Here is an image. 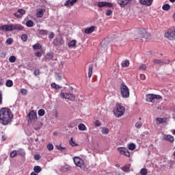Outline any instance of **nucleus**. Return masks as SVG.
Listing matches in <instances>:
<instances>
[{
    "label": "nucleus",
    "mask_w": 175,
    "mask_h": 175,
    "mask_svg": "<svg viewBox=\"0 0 175 175\" xmlns=\"http://www.w3.org/2000/svg\"><path fill=\"white\" fill-rule=\"evenodd\" d=\"M13 114L10 109L5 107L0 110V124L8 125L12 121Z\"/></svg>",
    "instance_id": "f257e3e1"
},
{
    "label": "nucleus",
    "mask_w": 175,
    "mask_h": 175,
    "mask_svg": "<svg viewBox=\"0 0 175 175\" xmlns=\"http://www.w3.org/2000/svg\"><path fill=\"white\" fill-rule=\"evenodd\" d=\"M120 94L122 98H129V88L125 83L122 82L120 86Z\"/></svg>",
    "instance_id": "f03ea898"
},
{
    "label": "nucleus",
    "mask_w": 175,
    "mask_h": 175,
    "mask_svg": "<svg viewBox=\"0 0 175 175\" xmlns=\"http://www.w3.org/2000/svg\"><path fill=\"white\" fill-rule=\"evenodd\" d=\"M125 113V107L119 104L116 105V109L113 110V113L115 117L120 118V117H122Z\"/></svg>",
    "instance_id": "7ed1b4c3"
},
{
    "label": "nucleus",
    "mask_w": 175,
    "mask_h": 175,
    "mask_svg": "<svg viewBox=\"0 0 175 175\" xmlns=\"http://www.w3.org/2000/svg\"><path fill=\"white\" fill-rule=\"evenodd\" d=\"M165 38H167L169 40H175V27H171L165 33Z\"/></svg>",
    "instance_id": "20e7f679"
},
{
    "label": "nucleus",
    "mask_w": 175,
    "mask_h": 175,
    "mask_svg": "<svg viewBox=\"0 0 175 175\" xmlns=\"http://www.w3.org/2000/svg\"><path fill=\"white\" fill-rule=\"evenodd\" d=\"M60 96L63 98V99H68V100H71V102H75V100H76V96L72 93L61 92Z\"/></svg>",
    "instance_id": "39448f33"
},
{
    "label": "nucleus",
    "mask_w": 175,
    "mask_h": 175,
    "mask_svg": "<svg viewBox=\"0 0 175 175\" xmlns=\"http://www.w3.org/2000/svg\"><path fill=\"white\" fill-rule=\"evenodd\" d=\"M162 96L158 94H147L146 95V102H150L151 103H154L155 102V99H161Z\"/></svg>",
    "instance_id": "423d86ee"
},
{
    "label": "nucleus",
    "mask_w": 175,
    "mask_h": 175,
    "mask_svg": "<svg viewBox=\"0 0 175 175\" xmlns=\"http://www.w3.org/2000/svg\"><path fill=\"white\" fill-rule=\"evenodd\" d=\"M27 116L29 117V120L31 121V122H36V121L38 120V114L33 110L30 111L29 113V114L27 115Z\"/></svg>",
    "instance_id": "0eeeda50"
},
{
    "label": "nucleus",
    "mask_w": 175,
    "mask_h": 175,
    "mask_svg": "<svg viewBox=\"0 0 175 175\" xmlns=\"http://www.w3.org/2000/svg\"><path fill=\"white\" fill-rule=\"evenodd\" d=\"M73 161L75 165H76V166H78L79 167H81L83 165H84V160L79 157H75L73 158Z\"/></svg>",
    "instance_id": "6e6552de"
},
{
    "label": "nucleus",
    "mask_w": 175,
    "mask_h": 175,
    "mask_svg": "<svg viewBox=\"0 0 175 175\" xmlns=\"http://www.w3.org/2000/svg\"><path fill=\"white\" fill-rule=\"evenodd\" d=\"M118 151H119L121 155H124L125 157H131V153H129V150H128V148L125 147L118 148Z\"/></svg>",
    "instance_id": "1a4fd4ad"
},
{
    "label": "nucleus",
    "mask_w": 175,
    "mask_h": 175,
    "mask_svg": "<svg viewBox=\"0 0 175 175\" xmlns=\"http://www.w3.org/2000/svg\"><path fill=\"white\" fill-rule=\"evenodd\" d=\"M0 31H3L4 32H9L13 31V24L2 25L1 27H0Z\"/></svg>",
    "instance_id": "9d476101"
},
{
    "label": "nucleus",
    "mask_w": 175,
    "mask_h": 175,
    "mask_svg": "<svg viewBox=\"0 0 175 175\" xmlns=\"http://www.w3.org/2000/svg\"><path fill=\"white\" fill-rule=\"evenodd\" d=\"M97 6H98V8H111L113 4L109 2L100 1L97 3Z\"/></svg>",
    "instance_id": "9b49d317"
},
{
    "label": "nucleus",
    "mask_w": 175,
    "mask_h": 175,
    "mask_svg": "<svg viewBox=\"0 0 175 175\" xmlns=\"http://www.w3.org/2000/svg\"><path fill=\"white\" fill-rule=\"evenodd\" d=\"M139 35L144 39H150V33H147L144 29H142L139 31Z\"/></svg>",
    "instance_id": "f8f14e48"
},
{
    "label": "nucleus",
    "mask_w": 175,
    "mask_h": 175,
    "mask_svg": "<svg viewBox=\"0 0 175 175\" xmlns=\"http://www.w3.org/2000/svg\"><path fill=\"white\" fill-rule=\"evenodd\" d=\"M163 140H166L167 142H170V143H173L174 142V137H173L172 135L165 134L163 136Z\"/></svg>",
    "instance_id": "ddd939ff"
},
{
    "label": "nucleus",
    "mask_w": 175,
    "mask_h": 175,
    "mask_svg": "<svg viewBox=\"0 0 175 175\" xmlns=\"http://www.w3.org/2000/svg\"><path fill=\"white\" fill-rule=\"evenodd\" d=\"M131 1L132 0H118V3L120 8H125Z\"/></svg>",
    "instance_id": "4468645a"
},
{
    "label": "nucleus",
    "mask_w": 175,
    "mask_h": 175,
    "mask_svg": "<svg viewBox=\"0 0 175 175\" xmlns=\"http://www.w3.org/2000/svg\"><path fill=\"white\" fill-rule=\"evenodd\" d=\"M14 14V16H16V17H18V18H21V17H23V15L25 14V10H24L23 9H18V11Z\"/></svg>",
    "instance_id": "2eb2a0df"
},
{
    "label": "nucleus",
    "mask_w": 175,
    "mask_h": 175,
    "mask_svg": "<svg viewBox=\"0 0 175 175\" xmlns=\"http://www.w3.org/2000/svg\"><path fill=\"white\" fill-rule=\"evenodd\" d=\"M24 27L18 24H12V31H23Z\"/></svg>",
    "instance_id": "dca6fc26"
},
{
    "label": "nucleus",
    "mask_w": 175,
    "mask_h": 175,
    "mask_svg": "<svg viewBox=\"0 0 175 175\" xmlns=\"http://www.w3.org/2000/svg\"><path fill=\"white\" fill-rule=\"evenodd\" d=\"M154 0H139L142 5H145L146 6H151Z\"/></svg>",
    "instance_id": "f3484780"
},
{
    "label": "nucleus",
    "mask_w": 175,
    "mask_h": 175,
    "mask_svg": "<svg viewBox=\"0 0 175 175\" xmlns=\"http://www.w3.org/2000/svg\"><path fill=\"white\" fill-rule=\"evenodd\" d=\"M76 2H77V0H67L64 3V6H73Z\"/></svg>",
    "instance_id": "a211bd4d"
},
{
    "label": "nucleus",
    "mask_w": 175,
    "mask_h": 175,
    "mask_svg": "<svg viewBox=\"0 0 175 175\" xmlns=\"http://www.w3.org/2000/svg\"><path fill=\"white\" fill-rule=\"evenodd\" d=\"M95 26H91L90 27H88L85 29V33H92L94 31H95Z\"/></svg>",
    "instance_id": "6ab92c4d"
},
{
    "label": "nucleus",
    "mask_w": 175,
    "mask_h": 175,
    "mask_svg": "<svg viewBox=\"0 0 175 175\" xmlns=\"http://www.w3.org/2000/svg\"><path fill=\"white\" fill-rule=\"evenodd\" d=\"M33 172H34V173H37V174H38L40 173V172H42V167L39 165H36L33 167Z\"/></svg>",
    "instance_id": "aec40b11"
},
{
    "label": "nucleus",
    "mask_w": 175,
    "mask_h": 175,
    "mask_svg": "<svg viewBox=\"0 0 175 175\" xmlns=\"http://www.w3.org/2000/svg\"><path fill=\"white\" fill-rule=\"evenodd\" d=\"M94 69V65L90 64L89 65V68H88V77L90 78L91 76H92V70Z\"/></svg>",
    "instance_id": "412c9836"
},
{
    "label": "nucleus",
    "mask_w": 175,
    "mask_h": 175,
    "mask_svg": "<svg viewBox=\"0 0 175 175\" xmlns=\"http://www.w3.org/2000/svg\"><path fill=\"white\" fill-rule=\"evenodd\" d=\"M139 173L141 175H146L148 173V170L147 168H142L140 170Z\"/></svg>",
    "instance_id": "4be33fe9"
},
{
    "label": "nucleus",
    "mask_w": 175,
    "mask_h": 175,
    "mask_svg": "<svg viewBox=\"0 0 175 175\" xmlns=\"http://www.w3.org/2000/svg\"><path fill=\"white\" fill-rule=\"evenodd\" d=\"M43 14H44V12H43V10H39L37 11L36 16L38 18L43 17Z\"/></svg>",
    "instance_id": "5701e85b"
},
{
    "label": "nucleus",
    "mask_w": 175,
    "mask_h": 175,
    "mask_svg": "<svg viewBox=\"0 0 175 175\" xmlns=\"http://www.w3.org/2000/svg\"><path fill=\"white\" fill-rule=\"evenodd\" d=\"M18 154L21 157H25V151L23 149H19L17 150Z\"/></svg>",
    "instance_id": "b1692460"
},
{
    "label": "nucleus",
    "mask_w": 175,
    "mask_h": 175,
    "mask_svg": "<svg viewBox=\"0 0 175 175\" xmlns=\"http://www.w3.org/2000/svg\"><path fill=\"white\" fill-rule=\"evenodd\" d=\"M76 40H72V41L68 42V47H75V46H76Z\"/></svg>",
    "instance_id": "393cba45"
},
{
    "label": "nucleus",
    "mask_w": 175,
    "mask_h": 175,
    "mask_svg": "<svg viewBox=\"0 0 175 175\" xmlns=\"http://www.w3.org/2000/svg\"><path fill=\"white\" fill-rule=\"evenodd\" d=\"M46 148L49 151H53L54 150V145H53L51 143H49L47 144Z\"/></svg>",
    "instance_id": "a878e982"
},
{
    "label": "nucleus",
    "mask_w": 175,
    "mask_h": 175,
    "mask_svg": "<svg viewBox=\"0 0 175 175\" xmlns=\"http://www.w3.org/2000/svg\"><path fill=\"white\" fill-rule=\"evenodd\" d=\"M33 49L34 50H41L42 45H40V44H39V43H37V44L33 45Z\"/></svg>",
    "instance_id": "bb28decb"
},
{
    "label": "nucleus",
    "mask_w": 175,
    "mask_h": 175,
    "mask_svg": "<svg viewBox=\"0 0 175 175\" xmlns=\"http://www.w3.org/2000/svg\"><path fill=\"white\" fill-rule=\"evenodd\" d=\"M129 150H130L131 151H133V150H135V148H136V144L131 143L130 144H129Z\"/></svg>",
    "instance_id": "cd10ccee"
},
{
    "label": "nucleus",
    "mask_w": 175,
    "mask_h": 175,
    "mask_svg": "<svg viewBox=\"0 0 175 175\" xmlns=\"http://www.w3.org/2000/svg\"><path fill=\"white\" fill-rule=\"evenodd\" d=\"M26 25L29 27V28H32V27H33V21L29 20L27 21L26 23Z\"/></svg>",
    "instance_id": "c85d7f7f"
},
{
    "label": "nucleus",
    "mask_w": 175,
    "mask_h": 175,
    "mask_svg": "<svg viewBox=\"0 0 175 175\" xmlns=\"http://www.w3.org/2000/svg\"><path fill=\"white\" fill-rule=\"evenodd\" d=\"M70 146H72V147H76L77 146H79V144H77V143L73 140V137H71V138H70Z\"/></svg>",
    "instance_id": "c756f323"
},
{
    "label": "nucleus",
    "mask_w": 175,
    "mask_h": 175,
    "mask_svg": "<svg viewBox=\"0 0 175 175\" xmlns=\"http://www.w3.org/2000/svg\"><path fill=\"white\" fill-rule=\"evenodd\" d=\"M17 150H12L10 153V158H14V157L17 156Z\"/></svg>",
    "instance_id": "7c9ffc66"
},
{
    "label": "nucleus",
    "mask_w": 175,
    "mask_h": 175,
    "mask_svg": "<svg viewBox=\"0 0 175 175\" xmlns=\"http://www.w3.org/2000/svg\"><path fill=\"white\" fill-rule=\"evenodd\" d=\"M6 87H13V81L12 80H8L5 83Z\"/></svg>",
    "instance_id": "2f4dec72"
},
{
    "label": "nucleus",
    "mask_w": 175,
    "mask_h": 175,
    "mask_svg": "<svg viewBox=\"0 0 175 175\" xmlns=\"http://www.w3.org/2000/svg\"><path fill=\"white\" fill-rule=\"evenodd\" d=\"M103 135H107L109 133V129L103 127L101 131Z\"/></svg>",
    "instance_id": "473e14b6"
},
{
    "label": "nucleus",
    "mask_w": 175,
    "mask_h": 175,
    "mask_svg": "<svg viewBox=\"0 0 175 175\" xmlns=\"http://www.w3.org/2000/svg\"><path fill=\"white\" fill-rule=\"evenodd\" d=\"M38 116H40V117H43V116H44V114H45L44 109H41L38 110Z\"/></svg>",
    "instance_id": "72a5a7b5"
},
{
    "label": "nucleus",
    "mask_w": 175,
    "mask_h": 175,
    "mask_svg": "<svg viewBox=\"0 0 175 175\" xmlns=\"http://www.w3.org/2000/svg\"><path fill=\"white\" fill-rule=\"evenodd\" d=\"M162 9H163V10L167 11V10H169V9H170V5H169L167 3L164 4L162 7Z\"/></svg>",
    "instance_id": "f704fd0d"
},
{
    "label": "nucleus",
    "mask_w": 175,
    "mask_h": 175,
    "mask_svg": "<svg viewBox=\"0 0 175 175\" xmlns=\"http://www.w3.org/2000/svg\"><path fill=\"white\" fill-rule=\"evenodd\" d=\"M78 129L79 131H85V126L84 125V124H80L78 126Z\"/></svg>",
    "instance_id": "c9c22d12"
},
{
    "label": "nucleus",
    "mask_w": 175,
    "mask_h": 175,
    "mask_svg": "<svg viewBox=\"0 0 175 175\" xmlns=\"http://www.w3.org/2000/svg\"><path fill=\"white\" fill-rule=\"evenodd\" d=\"M122 66L123 68H126L129 66V61L128 60L124 61L123 63H122Z\"/></svg>",
    "instance_id": "e433bc0d"
},
{
    "label": "nucleus",
    "mask_w": 175,
    "mask_h": 175,
    "mask_svg": "<svg viewBox=\"0 0 175 175\" xmlns=\"http://www.w3.org/2000/svg\"><path fill=\"white\" fill-rule=\"evenodd\" d=\"M5 42L7 43V44H9L10 46L11 44H13V38H9L8 39L6 40Z\"/></svg>",
    "instance_id": "4c0bfd02"
},
{
    "label": "nucleus",
    "mask_w": 175,
    "mask_h": 175,
    "mask_svg": "<svg viewBox=\"0 0 175 175\" xmlns=\"http://www.w3.org/2000/svg\"><path fill=\"white\" fill-rule=\"evenodd\" d=\"M143 126V123L142 122H137L135 123V127H137L138 129H140Z\"/></svg>",
    "instance_id": "58836bf2"
},
{
    "label": "nucleus",
    "mask_w": 175,
    "mask_h": 175,
    "mask_svg": "<svg viewBox=\"0 0 175 175\" xmlns=\"http://www.w3.org/2000/svg\"><path fill=\"white\" fill-rule=\"evenodd\" d=\"M53 44L54 46H59V44H61V41H59L58 39H55L53 40Z\"/></svg>",
    "instance_id": "ea45409f"
},
{
    "label": "nucleus",
    "mask_w": 175,
    "mask_h": 175,
    "mask_svg": "<svg viewBox=\"0 0 175 175\" xmlns=\"http://www.w3.org/2000/svg\"><path fill=\"white\" fill-rule=\"evenodd\" d=\"M9 61L11 63H14V62H16V57L14 56V55H12L9 57Z\"/></svg>",
    "instance_id": "a19ab883"
},
{
    "label": "nucleus",
    "mask_w": 175,
    "mask_h": 175,
    "mask_svg": "<svg viewBox=\"0 0 175 175\" xmlns=\"http://www.w3.org/2000/svg\"><path fill=\"white\" fill-rule=\"evenodd\" d=\"M56 148H57V150H59V151H64V150H66V148L62 147L61 145L56 146Z\"/></svg>",
    "instance_id": "79ce46f5"
},
{
    "label": "nucleus",
    "mask_w": 175,
    "mask_h": 175,
    "mask_svg": "<svg viewBox=\"0 0 175 175\" xmlns=\"http://www.w3.org/2000/svg\"><path fill=\"white\" fill-rule=\"evenodd\" d=\"M21 39L23 42H25L26 40H28V36H27L26 34H23L21 36Z\"/></svg>",
    "instance_id": "37998d69"
},
{
    "label": "nucleus",
    "mask_w": 175,
    "mask_h": 175,
    "mask_svg": "<svg viewBox=\"0 0 175 175\" xmlns=\"http://www.w3.org/2000/svg\"><path fill=\"white\" fill-rule=\"evenodd\" d=\"M46 59H52L53 58V54L51 53H47L45 56Z\"/></svg>",
    "instance_id": "c03bdc74"
},
{
    "label": "nucleus",
    "mask_w": 175,
    "mask_h": 175,
    "mask_svg": "<svg viewBox=\"0 0 175 175\" xmlns=\"http://www.w3.org/2000/svg\"><path fill=\"white\" fill-rule=\"evenodd\" d=\"M52 88H55V90H58L59 88V85H57L55 83H51Z\"/></svg>",
    "instance_id": "a18cd8bd"
},
{
    "label": "nucleus",
    "mask_w": 175,
    "mask_h": 175,
    "mask_svg": "<svg viewBox=\"0 0 175 175\" xmlns=\"http://www.w3.org/2000/svg\"><path fill=\"white\" fill-rule=\"evenodd\" d=\"M146 69H147V66H146V64H142L139 66V70H146Z\"/></svg>",
    "instance_id": "49530a36"
},
{
    "label": "nucleus",
    "mask_w": 175,
    "mask_h": 175,
    "mask_svg": "<svg viewBox=\"0 0 175 175\" xmlns=\"http://www.w3.org/2000/svg\"><path fill=\"white\" fill-rule=\"evenodd\" d=\"M122 170H123V172H125L126 173H129L130 172L129 167H122Z\"/></svg>",
    "instance_id": "de8ad7c7"
},
{
    "label": "nucleus",
    "mask_w": 175,
    "mask_h": 175,
    "mask_svg": "<svg viewBox=\"0 0 175 175\" xmlns=\"http://www.w3.org/2000/svg\"><path fill=\"white\" fill-rule=\"evenodd\" d=\"M39 33L40 35H47V30H40Z\"/></svg>",
    "instance_id": "09e8293b"
},
{
    "label": "nucleus",
    "mask_w": 175,
    "mask_h": 175,
    "mask_svg": "<svg viewBox=\"0 0 175 175\" xmlns=\"http://www.w3.org/2000/svg\"><path fill=\"white\" fill-rule=\"evenodd\" d=\"M163 119L159 118L157 119V124H163Z\"/></svg>",
    "instance_id": "8fccbe9b"
},
{
    "label": "nucleus",
    "mask_w": 175,
    "mask_h": 175,
    "mask_svg": "<svg viewBox=\"0 0 175 175\" xmlns=\"http://www.w3.org/2000/svg\"><path fill=\"white\" fill-rule=\"evenodd\" d=\"M34 159H35V161H39V159H40V154H35Z\"/></svg>",
    "instance_id": "3c124183"
},
{
    "label": "nucleus",
    "mask_w": 175,
    "mask_h": 175,
    "mask_svg": "<svg viewBox=\"0 0 175 175\" xmlns=\"http://www.w3.org/2000/svg\"><path fill=\"white\" fill-rule=\"evenodd\" d=\"M113 14V11L111 10H108L106 12V16H111Z\"/></svg>",
    "instance_id": "603ef678"
},
{
    "label": "nucleus",
    "mask_w": 175,
    "mask_h": 175,
    "mask_svg": "<svg viewBox=\"0 0 175 175\" xmlns=\"http://www.w3.org/2000/svg\"><path fill=\"white\" fill-rule=\"evenodd\" d=\"M21 94H22V95H27V90L25 89L21 90Z\"/></svg>",
    "instance_id": "864d4df0"
},
{
    "label": "nucleus",
    "mask_w": 175,
    "mask_h": 175,
    "mask_svg": "<svg viewBox=\"0 0 175 175\" xmlns=\"http://www.w3.org/2000/svg\"><path fill=\"white\" fill-rule=\"evenodd\" d=\"M55 34L54 33L51 32L49 35V39H54Z\"/></svg>",
    "instance_id": "5fc2aeb1"
},
{
    "label": "nucleus",
    "mask_w": 175,
    "mask_h": 175,
    "mask_svg": "<svg viewBox=\"0 0 175 175\" xmlns=\"http://www.w3.org/2000/svg\"><path fill=\"white\" fill-rule=\"evenodd\" d=\"M33 73L35 76H39L40 71L39 70H35Z\"/></svg>",
    "instance_id": "6e6d98bb"
},
{
    "label": "nucleus",
    "mask_w": 175,
    "mask_h": 175,
    "mask_svg": "<svg viewBox=\"0 0 175 175\" xmlns=\"http://www.w3.org/2000/svg\"><path fill=\"white\" fill-rule=\"evenodd\" d=\"M154 64H162V60L161 59H154L153 61Z\"/></svg>",
    "instance_id": "4d7b16f0"
},
{
    "label": "nucleus",
    "mask_w": 175,
    "mask_h": 175,
    "mask_svg": "<svg viewBox=\"0 0 175 175\" xmlns=\"http://www.w3.org/2000/svg\"><path fill=\"white\" fill-rule=\"evenodd\" d=\"M35 56H36V57H42V53H40V52H36V53H35Z\"/></svg>",
    "instance_id": "13d9d810"
},
{
    "label": "nucleus",
    "mask_w": 175,
    "mask_h": 175,
    "mask_svg": "<svg viewBox=\"0 0 175 175\" xmlns=\"http://www.w3.org/2000/svg\"><path fill=\"white\" fill-rule=\"evenodd\" d=\"M100 122L99 121V120H96V122H95V126H100Z\"/></svg>",
    "instance_id": "bf43d9fd"
},
{
    "label": "nucleus",
    "mask_w": 175,
    "mask_h": 175,
    "mask_svg": "<svg viewBox=\"0 0 175 175\" xmlns=\"http://www.w3.org/2000/svg\"><path fill=\"white\" fill-rule=\"evenodd\" d=\"M141 80H146V75L144 74L140 75Z\"/></svg>",
    "instance_id": "052dcab7"
},
{
    "label": "nucleus",
    "mask_w": 175,
    "mask_h": 175,
    "mask_svg": "<svg viewBox=\"0 0 175 175\" xmlns=\"http://www.w3.org/2000/svg\"><path fill=\"white\" fill-rule=\"evenodd\" d=\"M174 163H175V161L174 160H170V165L171 167H172V165H174Z\"/></svg>",
    "instance_id": "680f3d73"
},
{
    "label": "nucleus",
    "mask_w": 175,
    "mask_h": 175,
    "mask_svg": "<svg viewBox=\"0 0 175 175\" xmlns=\"http://www.w3.org/2000/svg\"><path fill=\"white\" fill-rule=\"evenodd\" d=\"M0 105H2V93L0 92Z\"/></svg>",
    "instance_id": "e2e57ef3"
},
{
    "label": "nucleus",
    "mask_w": 175,
    "mask_h": 175,
    "mask_svg": "<svg viewBox=\"0 0 175 175\" xmlns=\"http://www.w3.org/2000/svg\"><path fill=\"white\" fill-rule=\"evenodd\" d=\"M1 139H2V140H3V142H5V140H6V136H5V135H3V136L1 137Z\"/></svg>",
    "instance_id": "0e129e2a"
},
{
    "label": "nucleus",
    "mask_w": 175,
    "mask_h": 175,
    "mask_svg": "<svg viewBox=\"0 0 175 175\" xmlns=\"http://www.w3.org/2000/svg\"><path fill=\"white\" fill-rule=\"evenodd\" d=\"M3 85V81L2 79H0V86Z\"/></svg>",
    "instance_id": "69168bd1"
},
{
    "label": "nucleus",
    "mask_w": 175,
    "mask_h": 175,
    "mask_svg": "<svg viewBox=\"0 0 175 175\" xmlns=\"http://www.w3.org/2000/svg\"><path fill=\"white\" fill-rule=\"evenodd\" d=\"M54 116H55V118H58V113L56 112Z\"/></svg>",
    "instance_id": "338daca9"
},
{
    "label": "nucleus",
    "mask_w": 175,
    "mask_h": 175,
    "mask_svg": "<svg viewBox=\"0 0 175 175\" xmlns=\"http://www.w3.org/2000/svg\"><path fill=\"white\" fill-rule=\"evenodd\" d=\"M30 175H38L36 172H31Z\"/></svg>",
    "instance_id": "774afa93"
}]
</instances>
